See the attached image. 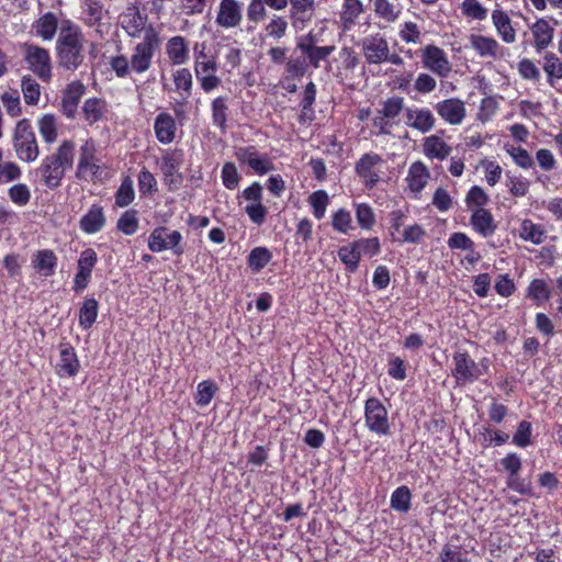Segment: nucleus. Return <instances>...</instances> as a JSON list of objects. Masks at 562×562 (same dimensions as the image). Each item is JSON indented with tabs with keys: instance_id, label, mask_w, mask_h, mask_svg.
<instances>
[{
	"instance_id": "nucleus-20",
	"label": "nucleus",
	"mask_w": 562,
	"mask_h": 562,
	"mask_svg": "<svg viewBox=\"0 0 562 562\" xmlns=\"http://www.w3.org/2000/svg\"><path fill=\"white\" fill-rule=\"evenodd\" d=\"M166 54L172 65H182L189 60V45L184 37L173 36L166 44Z\"/></svg>"
},
{
	"instance_id": "nucleus-28",
	"label": "nucleus",
	"mask_w": 562,
	"mask_h": 562,
	"mask_svg": "<svg viewBox=\"0 0 562 562\" xmlns=\"http://www.w3.org/2000/svg\"><path fill=\"white\" fill-rule=\"evenodd\" d=\"M492 21L497 30L498 35L505 43H514L516 41V32L512 26L508 14L502 10H494Z\"/></svg>"
},
{
	"instance_id": "nucleus-59",
	"label": "nucleus",
	"mask_w": 562,
	"mask_h": 562,
	"mask_svg": "<svg viewBox=\"0 0 562 562\" xmlns=\"http://www.w3.org/2000/svg\"><path fill=\"white\" fill-rule=\"evenodd\" d=\"M240 176L237 171L236 166L233 162H226L222 168V180L223 184L229 189L234 190L237 188L239 183Z\"/></svg>"
},
{
	"instance_id": "nucleus-13",
	"label": "nucleus",
	"mask_w": 562,
	"mask_h": 562,
	"mask_svg": "<svg viewBox=\"0 0 562 562\" xmlns=\"http://www.w3.org/2000/svg\"><path fill=\"white\" fill-rule=\"evenodd\" d=\"M181 165V154L168 153L162 156L160 169L164 175L165 183L170 191L177 190L182 181V176L178 172Z\"/></svg>"
},
{
	"instance_id": "nucleus-24",
	"label": "nucleus",
	"mask_w": 562,
	"mask_h": 562,
	"mask_svg": "<svg viewBox=\"0 0 562 562\" xmlns=\"http://www.w3.org/2000/svg\"><path fill=\"white\" fill-rule=\"evenodd\" d=\"M32 265L40 274L50 277L55 273L57 266V257L50 249H42L36 251L32 257Z\"/></svg>"
},
{
	"instance_id": "nucleus-43",
	"label": "nucleus",
	"mask_w": 562,
	"mask_h": 562,
	"mask_svg": "<svg viewBox=\"0 0 562 562\" xmlns=\"http://www.w3.org/2000/svg\"><path fill=\"white\" fill-rule=\"evenodd\" d=\"M217 391V386L212 381L205 380L198 384L195 394V404L200 407L209 405Z\"/></svg>"
},
{
	"instance_id": "nucleus-14",
	"label": "nucleus",
	"mask_w": 562,
	"mask_h": 562,
	"mask_svg": "<svg viewBox=\"0 0 562 562\" xmlns=\"http://www.w3.org/2000/svg\"><path fill=\"white\" fill-rule=\"evenodd\" d=\"M438 115L451 125H459L465 117L463 101L457 98L446 99L435 105Z\"/></svg>"
},
{
	"instance_id": "nucleus-12",
	"label": "nucleus",
	"mask_w": 562,
	"mask_h": 562,
	"mask_svg": "<svg viewBox=\"0 0 562 562\" xmlns=\"http://www.w3.org/2000/svg\"><path fill=\"white\" fill-rule=\"evenodd\" d=\"M120 23L131 37H138L148 27L146 26L147 14L140 13L135 4L128 5L120 15Z\"/></svg>"
},
{
	"instance_id": "nucleus-49",
	"label": "nucleus",
	"mask_w": 562,
	"mask_h": 562,
	"mask_svg": "<svg viewBox=\"0 0 562 562\" xmlns=\"http://www.w3.org/2000/svg\"><path fill=\"white\" fill-rule=\"evenodd\" d=\"M441 562H469L468 551L459 546L446 544L440 552Z\"/></svg>"
},
{
	"instance_id": "nucleus-44",
	"label": "nucleus",
	"mask_w": 562,
	"mask_h": 562,
	"mask_svg": "<svg viewBox=\"0 0 562 562\" xmlns=\"http://www.w3.org/2000/svg\"><path fill=\"white\" fill-rule=\"evenodd\" d=\"M338 257L350 272H355L358 269L361 257L355 243L340 247L338 250Z\"/></svg>"
},
{
	"instance_id": "nucleus-9",
	"label": "nucleus",
	"mask_w": 562,
	"mask_h": 562,
	"mask_svg": "<svg viewBox=\"0 0 562 562\" xmlns=\"http://www.w3.org/2000/svg\"><path fill=\"white\" fill-rule=\"evenodd\" d=\"M423 64L424 67L435 75L445 78L451 71V65L445 50L436 45H427L423 49Z\"/></svg>"
},
{
	"instance_id": "nucleus-39",
	"label": "nucleus",
	"mask_w": 562,
	"mask_h": 562,
	"mask_svg": "<svg viewBox=\"0 0 562 562\" xmlns=\"http://www.w3.org/2000/svg\"><path fill=\"white\" fill-rule=\"evenodd\" d=\"M381 105L382 108L378 110V114H383L392 122L404 110V98L394 95L384 100Z\"/></svg>"
},
{
	"instance_id": "nucleus-42",
	"label": "nucleus",
	"mask_w": 562,
	"mask_h": 562,
	"mask_svg": "<svg viewBox=\"0 0 562 562\" xmlns=\"http://www.w3.org/2000/svg\"><path fill=\"white\" fill-rule=\"evenodd\" d=\"M38 130L43 139L47 144H52L57 138V123L53 114H45L38 121Z\"/></svg>"
},
{
	"instance_id": "nucleus-52",
	"label": "nucleus",
	"mask_w": 562,
	"mask_h": 562,
	"mask_svg": "<svg viewBox=\"0 0 562 562\" xmlns=\"http://www.w3.org/2000/svg\"><path fill=\"white\" fill-rule=\"evenodd\" d=\"M462 13L474 20H485L487 16V10L476 0H464L461 3Z\"/></svg>"
},
{
	"instance_id": "nucleus-60",
	"label": "nucleus",
	"mask_w": 562,
	"mask_h": 562,
	"mask_svg": "<svg viewBox=\"0 0 562 562\" xmlns=\"http://www.w3.org/2000/svg\"><path fill=\"white\" fill-rule=\"evenodd\" d=\"M356 217L358 224L364 229H370L375 223L374 214L371 206L364 203L359 204L357 206Z\"/></svg>"
},
{
	"instance_id": "nucleus-5",
	"label": "nucleus",
	"mask_w": 562,
	"mask_h": 562,
	"mask_svg": "<svg viewBox=\"0 0 562 562\" xmlns=\"http://www.w3.org/2000/svg\"><path fill=\"white\" fill-rule=\"evenodd\" d=\"M182 235L178 231H169L167 227H156L148 237V248L153 252H161L170 249L175 255L181 256L184 252L181 245Z\"/></svg>"
},
{
	"instance_id": "nucleus-2",
	"label": "nucleus",
	"mask_w": 562,
	"mask_h": 562,
	"mask_svg": "<svg viewBox=\"0 0 562 562\" xmlns=\"http://www.w3.org/2000/svg\"><path fill=\"white\" fill-rule=\"evenodd\" d=\"M160 48V38L156 30L148 25L143 40L133 47L131 55L132 70L135 74H144L150 69L153 58Z\"/></svg>"
},
{
	"instance_id": "nucleus-64",
	"label": "nucleus",
	"mask_w": 562,
	"mask_h": 562,
	"mask_svg": "<svg viewBox=\"0 0 562 562\" xmlns=\"http://www.w3.org/2000/svg\"><path fill=\"white\" fill-rule=\"evenodd\" d=\"M265 2L262 0H251L247 7V19L249 22L258 24L267 14Z\"/></svg>"
},
{
	"instance_id": "nucleus-56",
	"label": "nucleus",
	"mask_w": 562,
	"mask_h": 562,
	"mask_svg": "<svg viewBox=\"0 0 562 562\" xmlns=\"http://www.w3.org/2000/svg\"><path fill=\"white\" fill-rule=\"evenodd\" d=\"M507 181L506 186L509 189V192L514 196H525L529 190V181L521 177L513 176L510 172L506 173Z\"/></svg>"
},
{
	"instance_id": "nucleus-46",
	"label": "nucleus",
	"mask_w": 562,
	"mask_h": 562,
	"mask_svg": "<svg viewBox=\"0 0 562 562\" xmlns=\"http://www.w3.org/2000/svg\"><path fill=\"white\" fill-rule=\"evenodd\" d=\"M134 196L133 181L126 177L115 193V204L119 207H125L133 202Z\"/></svg>"
},
{
	"instance_id": "nucleus-62",
	"label": "nucleus",
	"mask_w": 562,
	"mask_h": 562,
	"mask_svg": "<svg viewBox=\"0 0 562 562\" xmlns=\"http://www.w3.org/2000/svg\"><path fill=\"white\" fill-rule=\"evenodd\" d=\"M528 294L537 301H547L551 295L549 286L540 279H536L530 283Z\"/></svg>"
},
{
	"instance_id": "nucleus-36",
	"label": "nucleus",
	"mask_w": 562,
	"mask_h": 562,
	"mask_svg": "<svg viewBox=\"0 0 562 562\" xmlns=\"http://www.w3.org/2000/svg\"><path fill=\"white\" fill-rule=\"evenodd\" d=\"M98 317V302L95 299H86L79 311V325L89 329Z\"/></svg>"
},
{
	"instance_id": "nucleus-54",
	"label": "nucleus",
	"mask_w": 562,
	"mask_h": 562,
	"mask_svg": "<svg viewBox=\"0 0 562 562\" xmlns=\"http://www.w3.org/2000/svg\"><path fill=\"white\" fill-rule=\"evenodd\" d=\"M103 103L100 99H88L82 108L83 115L90 123L98 122L102 116Z\"/></svg>"
},
{
	"instance_id": "nucleus-41",
	"label": "nucleus",
	"mask_w": 562,
	"mask_h": 562,
	"mask_svg": "<svg viewBox=\"0 0 562 562\" xmlns=\"http://www.w3.org/2000/svg\"><path fill=\"white\" fill-rule=\"evenodd\" d=\"M24 101L27 104H37L41 95V87L31 76H24L21 82Z\"/></svg>"
},
{
	"instance_id": "nucleus-26",
	"label": "nucleus",
	"mask_w": 562,
	"mask_h": 562,
	"mask_svg": "<svg viewBox=\"0 0 562 562\" xmlns=\"http://www.w3.org/2000/svg\"><path fill=\"white\" fill-rule=\"evenodd\" d=\"M105 224L103 209L100 205H92L87 214L80 220V228L87 234L100 232Z\"/></svg>"
},
{
	"instance_id": "nucleus-47",
	"label": "nucleus",
	"mask_w": 562,
	"mask_h": 562,
	"mask_svg": "<svg viewBox=\"0 0 562 562\" xmlns=\"http://www.w3.org/2000/svg\"><path fill=\"white\" fill-rule=\"evenodd\" d=\"M271 260V252L265 247L254 248L248 256V265L254 271H260Z\"/></svg>"
},
{
	"instance_id": "nucleus-25",
	"label": "nucleus",
	"mask_w": 562,
	"mask_h": 562,
	"mask_svg": "<svg viewBox=\"0 0 562 562\" xmlns=\"http://www.w3.org/2000/svg\"><path fill=\"white\" fill-rule=\"evenodd\" d=\"M94 145L92 142H86L80 147V158L78 162V171L77 176L80 177L85 173H90L91 176H95L99 166L97 164V159L94 157Z\"/></svg>"
},
{
	"instance_id": "nucleus-35",
	"label": "nucleus",
	"mask_w": 562,
	"mask_h": 562,
	"mask_svg": "<svg viewBox=\"0 0 562 562\" xmlns=\"http://www.w3.org/2000/svg\"><path fill=\"white\" fill-rule=\"evenodd\" d=\"M363 11L364 8L361 0H344L340 20L345 29L352 25Z\"/></svg>"
},
{
	"instance_id": "nucleus-4",
	"label": "nucleus",
	"mask_w": 562,
	"mask_h": 562,
	"mask_svg": "<svg viewBox=\"0 0 562 562\" xmlns=\"http://www.w3.org/2000/svg\"><path fill=\"white\" fill-rule=\"evenodd\" d=\"M364 420L371 432L379 436L390 435L389 413L379 398L370 397L366 401Z\"/></svg>"
},
{
	"instance_id": "nucleus-61",
	"label": "nucleus",
	"mask_w": 562,
	"mask_h": 562,
	"mask_svg": "<svg viewBox=\"0 0 562 562\" xmlns=\"http://www.w3.org/2000/svg\"><path fill=\"white\" fill-rule=\"evenodd\" d=\"M8 193L11 201L21 206L26 205L31 199V192L23 183L12 186Z\"/></svg>"
},
{
	"instance_id": "nucleus-37",
	"label": "nucleus",
	"mask_w": 562,
	"mask_h": 562,
	"mask_svg": "<svg viewBox=\"0 0 562 562\" xmlns=\"http://www.w3.org/2000/svg\"><path fill=\"white\" fill-rule=\"evenodd\" d=\"M291 4V16L294 21L306 22L312 19L314 0H289Z\"/></svg>"
},
{
	"instance_id": "nucleus-23",
	"label": "nucleus",
	"mask_w": 562,
	"mask_h": 562,
	"mask_svg": "<svg viewBox=\"0 0 562 562\" xmlns=\"http://www.w3.org/2000/svg\"><path fill=\"white\" fill-rule=\"evenodd\" d=\"M452 148L439 136L431 135L424 139L423 151L430 159L445 160Z\"/></svg>"
},
{
	"instance_id": "nucleus-18",
	"label": "nucleus",
	"mask_w": 562,
	"mask_h": 562,
	"mask_svg": "<svg viewBox=\"0 0 562 562\" xmlns=\"http://www.w3.org/2000/svg\"><path fill=\"white\" fill-rule=\"evenodd\" d=\"M470 223L473 229L483 237H490L494 235L497 228L492 213L484 207L473 210L470 217Z\"/></svg>"
},
{
	"instance_id": "nucleus-10",
	"label": "nucleus",
	"mask_w": 562,
	"mask_h": 562,
	"mask_svg": "<svg viewBox=\"0 0 562 562\" xmlns=\"http://www.w3.org/2000/svg\"><path fill=\"white\" fill-rule=\"evenodd\" d=\"M382 164V158L378 154L369 153L361 156L356 164L357 175L363 179L368 189H373L380 180L376 167Z\"/></svg>"
},
{
	"instance_id": "nucleus-11",
	"label": "nucleus",
	"mask_w": 562,
	"mask_h": 562,
	"mask_svg": "<svg viewBox=\"0 0 562 562\" xmlns=\"http://www.w3.org/2000/svg\"><path fill=\"white\" fill-rule=\"evenodd\" d=\"M243 20V3L237 0H221L216 15V24L224 29L239 26Z\"/></svg>"
},
{
	"instance_id": "nucleus-63",
	"label": "nucleus",
	"mask_w": 562,
	"mask_h": 562,
	"mask_svg": "<svg viewBox=\"0 0 562 562\" xmlns=\"http://www.w3.org/2000/svg\"><path fill=\"white\" fill-rule=\"evenodd\" d=\"M420 30L414 22H405L400 30V37L405 43L417 44L420 42Z\"/></svg>"
},
{
	"instance_id": "nucleus-40",
	"label": "nucleus",
	"mask_w": 562,
	"mask_h": 562,
	"mask_svg": "<svg viewBox=\"0 0 562 562\" xmlns=\"http://www.w3.org/2000/svg\"><path fill=\"white\" fill-rule=\"evenodd\" d=\"M227 104L226 98L217 97L212 102V120L214 125L220 127L222 132L226 131V121H227Z\"/></svg>"
},
{
	"instance_id": "nucleus-27",
	"label": "nucleus",
	"mask_w": 562,
	"mask_h": 562,
	"mask_svg": "<svg viewBox=\"0 0 562 562\" xmlns=\"http://www.w3.org/2000/svg\"><path fill=\"white\" fill-rule=\"evenodd\" d=\"M429 178V170L424 162L415 161L411 165L407 175V181L409 189L413 192H420L425 188Z\"/></svg>"
},
{
	"instance_id": "nucleus-6",
	"label": "nucleus",
	"mask_w": 562,
	"mask_h": 562,
	"mask_svg": "<svg viewBox=\"0 0 562 562\" xmlns=\"http://www.w3.org/2000/svg\"><path fill=\"white\" fill-rule=\"evenodd\" d=\"M24 53L29 68L40 79L44 81L49 80L52 77V65L48 50L37 45L24 44Z\"/></svg>"
},
{
	"instance_id": "nucleus-17",
	"label": "nucleus",
	"mask_w": 562,
	"mask_h": 562,
	"mask_svg": "<svg viewBox=\"0 0 562 562\" xmlns=\"http://www.w3.org/2000/svg\"><path fill=\"white\" fill-rule=\"evenodd\" d=\"M85 90L86 87L80 81H72L67 86L61 99V111L67 117H74L76 114Z\"/></svg>"
},
{
	"instance_id": "nucleus-34",
	"label": "nucleus",
	"mask_w": 562,
	"mask_h": 562,
	"mask_svg": "<svg viewBox=\"0 0 562 562\" xmlns=\"http://www.w3.org/2000/svg\"><path fill=\"white\" fill-rule=\"evenodd\" d=\"M173 82L177 92L181 95L182 103H186L191 95L193 80L189 69L181 68L175 71Z\"/></svg>"
},
{
	"instance_id": "nucleus-48",
	"label": "nucleus",
	"mask_w": 562,
	"mask_h": 562,
	"mask_svg": "<svg viewBox=\"0 0 562 562\" xmlns=\"http://www.w3.org/2000/svg\"><path fill=\"white\" fill-rule=\"evenodd\" d=\"M288 30V21L285 18L280 15H273L269 23L265 27V32L267 36L272 37L274 40L282 38Z\"/></svg>"
},
{
	"instance_id": "nucleus-29",
	"label": "nucleus",
	"mask_w": 562,
	"mask_h": 562,
	"mask_svg": "<svg viewBox=\"0 0 562 562\" xmlns=\"http://www.w3.org/2000/svg\"><path fill=\"white\" fill-rule=\"evenodd\" d=\"M531 32L535 37L537 50L544 49L553 38V27L544 19H539L532 26Z\"/></svg>"
},
{
	"instance_id": "nucleus-1",
	"label": "nucleus",
	"mask_w": 562,
	"mask_h": 562,
	"mask_svg": "<svg viewBox=\"0 0 562 562\" xmlns=\"http://www.w3.org/2000/svg\"><path fill=\"white\" fill-rule=\"evenodd\" d=\"M85 43L81 29L70 20L63 21L56 42L58 66L69 71L79 69L86 59Z\"/></svg>"
},
{
	"instance_id": "nucleus-22",
	"label": "nucleus",
	"mask_w": 562,
	"mask_h": 562,
	"mask_svg": "<svg viewBox=\"0 0 562 562\" xmlns=\"http://www.w3.org/2000/svg\"><path fill=\"white\" fill-rule=\"evenodd\" d=\"M155 134L157 139L162 144H169L176 136V122L168 113H160L155 119Z\"/></svg>"
},
{
	"instance_id": "nucleus-21",
	"label": "nucleus",
	"mask_w": 562,
	"mask_h": 562,
	"mask_svg": "<svg viewBox=\"0 0 562 562\" xmlns=\"http://www.w3.org/2000/svg\"><path fill=\"white\" fill-rule=\"evenodd\" d=\"M75 144L70 140H64L57 148V151L46 156L48 162H52L55 167L65 171L72 167L74 164Z\"/></svg>"
},
{
	"instance_id": "nucleus-30",
	"label": "nucleus",
	"mask_w": 562,
	"mask_h": 562,
	"mask_svg": "<svg viewBox=\"0 0 562 562\" xmlns=\"http://www.w3.org/2000/svg\"><path fill=\"white\" fill-rule=\"evenodd\" d=\"M470 43L481 57L495 58L497 56L499 45L497 41L492 37L473 34L470 36Z\"/></svg>"
},
{
	"instance_id": "nucleus-19",
	"label": "nucleus",
	"mask_w": 562,
	"mask_h": 562,
	"mask_svg": "<svg viewBox=\"0 0 562 562\" xmlns=\"http://www.w3.org/2000/svg\"><path fill=\"white\" fill-rule=\"evenodd\" d=\"M80 369V363L75 349L68 345H60V360L57 364L59 376H75Z\"/></svg>"
},
{
	"instance_id": "nucleus-57",
	"label": "nucleus",
	"mask_w": 562,
	"mask_h": 562,
	"mask_svg": "<svg viewBox=\"0 0 562 562\" xmlns=\"http://www.w3.org/2000/svg\"><path fill=\"white\" fill-rule=\"evenodd\" d=\"M110 66L119 78H125L134 72L132 70L131 59H128L125 55H117L112 57L110 60Z\"/></svg>"
},
{
	"instance_id": "nucleus-3",
	"label": "nucleus",
	"mask_w": 562,
	"mask_h": 562,
	"mask_svg": "<svg viewBox=\"0 0 562 562\" xmlns=\"http://www.w3.org/2000/svg\"><path fill=\"white\" fill-rule=\"evenodd\" d=\"M13 147L18 158L25 162L36 160L40 154L36 135L29 120L23 119L15 125Z\"/></svg>"
},
{
	"instance_id": "nucleus-38",
	"label": "nucleus",
	"mask_w": 562,
	"mask_h": 562,
	"mask_svg": "<svg viewBox=\"0 0 562 562\" xmlns=\"http://www.w3.org/2000/svg\"><path fill=\"white\" fill-rule=\"evenodd\" d=\"M412 493L405 485L397 487L391 495V507L401 513L411 509Z\"/></svg>"
},
{
	"instance_id": "nucleus-7",
	"label": "nucleus",
	"mask_w": 562,
	"mask_h": 562,
	"mask_svg": "<svg viewBox=\"0 0 562 562\" xmlns=\"http://www.w3.org/2000/svg\"><path fill=\"white\" fill-rule=\"evenodd\" d=\"M453 363L452 375L459 385L471 383L482 375L479 364L467 352L457 351Z\"/></svg>"
},
{
	"instance_id": "nucleus-33",
	"label": "nucleus",
	"mask_w": 562,
	"mask_h": 562,
	"mask_svg": "<svg viewBox=\"0 0 562 562\" xmlns=\"http://www.w3.org/2000/svg\"><path fill=\"white\" fill-rule=\"evenodd\" d=\"M519 236L524 240L540 245L546 238V231L541 225L535 224L531 220H524L520 224Z\"/></svg>"
},
{
	"instance_id": "nucleus-55",
	"label": "nucleus",
	"mask_w": 562,
	"mask_h": 562,
	"mask_svg": "<svg viewBox=\"0 0 562 562\" xmlns=\"http://www.w3.org/2000/svg\"><path fill=\"white\" fill-rule=\"evenodd\" d=\"M328 201V194L324 190H318L310 196V203L313 206V213L316 218L321 220L324 217Z\"/></svg>"
},
{
	"instance_id": "nucleus-58",
	"label": "nucleus",
	"mask_w": 562,
	"mask_h": 562,
	"mask_svg": "<svg viewBox=\"0 0 562 562\" xmlns=\"http://www.w3.org/2000/svg\"><path fill=\"white\" fill-rule=\"evenodd\" d=\"M85 22L89 26L95 25L102 19V5L97 0L85 2Z\"/></svg>"
},
{
	"instance_id": "nucleus-45",
	"label": "nucleus",
	"mask_w": 562,
	"mask_h": 562,
	"mask_svg": "<svg viewBox=\"0 0 562 562\" xmlns=\"http://www.w3.org/2000/svg\"><path fill=\"white\" fill-rule=\"evenodd\" d=\"M374 12L382 19L394 22L400 15V8L389 0H374Z\"/></svg>"
},
{
	"instance_id": "nucleus-51",
	"label": "nucleus",
	"mask_w": 562,
	"mask_h": 562,
	"mask_svg": "<svg viewBox=\"0 0 562 562\" xmlns=\"http://www.w3.org/2000/svg\"><path fill=\"white\" fill-rule=\"evenodd\" d=\"M356 245V248L359 251L360 257L361 256H368L373 257L378 255L381 250V245L378 237H371V238H361L353 241Z\"/></svg>"
},
{
	"instance_id": "nucleus-50",
	"label": "nucleus",
	"mask_w": 562,
	"mask_h": 562,
	"mask_svg": "<svg viewBox=\"0 0 562 562\" xmlns=\"http://www.w3.org/2000/svg\"><path fill=\"white\" fill-rule=\"evenodd\" d=\"M544 71L548 75V80L553 86V79L562 78V63L554 54H547L544 56Z\"/></svg>"
},
{
	"instance_id": "nucleus-32",
	"label": "nucleus",
	"mask_w": 562,
	"mask_h": 562,
	"mask_svg": "<svg viewBox=\"0 0 562 562\" xmlns=\"http://www.w3.org/2000/svg\"><path fill=\"white\" fill-rule=\"evenodd\" d=\"M37 172L41 175L44 184L49 189L58 188L65 177L63 170L48 162L46 158L43 159Z\"/></svg>"
},
{
	"instance_id": "nucleus-8",
	"label": "nucleus",
	"mask_w": 562,
	"mask_h": 562,
	"mask_svg": "<svg viewBox=\"0 0 562 562\" xmlns=\"http://www.w3.org/2000/svg\"><path fill=\"white\" fill-rule=\"evenodd\" d=\"M359 45L361 46V50L368 64L379 65L386 61L390 46L387 41L380 33L362 38Z\"/></svg>"
},
{
	"instance_id": "nucleus-53",
	"label": "nucleus",
	"mask_w": 562,
	"mask_h": 562,
	"mask_svg": "<svg viewBox=\"0 0 562 562\" xmlns=\"http://www.w3.org/2000/svg\"><path fill=\"white\" fill-rule=\"evenodd\" d=\"M117 229L125 235H133L138 228V220L135 211L124 212L117 221Z\"/></svg>"
},
{
	"instance_id": "nucleus-15",
	"label": "nucleus",
	"mask_w": 562,
	"mask_h": 562,
	"mask_svg": "<svg viewBox=\"0 0 562 562\" xmlns=\"http://www.w3.org/2000/svg\"><path fill=\"white\" fill-rule=\"evenodd\" d=\"M238 160L246 164L258 175H265L273 169V165L266 155H260L255 147L240 148L237 153Z\"/></svg>"
},
{
	"instance_id": "nucleus-31",
	"label": "nucleus",
	"mask_w": 562,
	"mask_h": 562,
	"mask_svg": "<svg viewBox=\"0 0 562 562\" xmlns=\"http://www.w3.org/2000/svg\"><path fill=\"white\" fill-rule=\"evenodd\" d=\"M36 35L44 41H50L56 34L58 27V21L54 13L47 12L41 16L34 26Z\"/></svg>"
},
{
	"instance_id": "nucleus-16",
	"label": "nucleus",
	"mask_w": 562,
	"mask_h": 562,
	"mask_svg": "<svg viewBox=\"0 0 562 562\" xmlns=\"http://www.w3.org/2000/svg\"><path fill=\"white\" fill-rule=\"evenodd\" d=\"M405 124L420 133H427L435 126V116L429 109H405Z\"/></svg>"
}]
</instances>
